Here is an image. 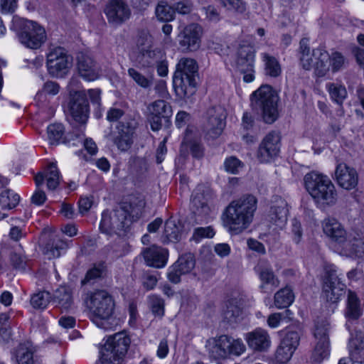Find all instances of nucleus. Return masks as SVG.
Instances as JSON below:
<instances>
[{
  "mask_svg": "<svg viewBox=\"0 0 364 364\" xmlns=\"http://www.w3.org/2000/svg\"><path fill=\"white\" fill-rule=\"evenodd\" d=\"M330 323L326 318H318L315 321L314 336L316 341H329Z\"/></svg>",
  "mask_w": 364,
  "mask_h": 364,
  "instance_id": "43",
  "label": "nucleus"
},
{
  "mask_svg": "<svg viewBox=\"0 0 364 364\" xmlns=\"http://www.w3.org/2000/svg\"><path fill=\"white\" fill-rule=\"evenodd\" d=\"M144 65L148 67H154L159 61L164 57L163 53L159 49L150 48L141 53Z\"/></svg>",
  "mask_w": 364,
  "mask_h": 364,
  "instance_id": "55",
  "label": "nucleus"
},
{
  "mask_svg": "<svg viewBox=\"0 0 364 364\" xmlns=\"http://www.w3.org/2000/svg\"><path fill=\"white\" fill-rule=\"evenodd\" d=\"M294 351L282 343L277 347L272 359L273 364H287L291 358Z\"/></svg>",
  "mask_w": 364,
  "mask_h": 364,
  "instance_id": "49",
  "label": "nucleus"
},
{
  "mask_svg": "<svg viewBox=\"0 0 364 364\" xmlns=\"http://www.w3.org/2000/svg\"><path fill=\"white\" fill-rule=\"evenodd\" d=\"M350 338L348 343L349 354L357 363H364V332L355 330L354 333L350 329Z\"/></svg>",
  "mask_w": 364,
  "mask_h": 364,
  "instance_id": "26",
  "label": "nucleus"
},
{
  "mask_svg": "<svg viewBox=\"0 0 364 364\" xmlns=\"http://www.w3.org/2000/svg\"><path fill=\"white\" fill-rule=\"evenodd\" d=\"M255 270L261 281L259 289L263 293L272 292L279 286L280 282L268 260L259 259Z\"/></svg>",
  "mask_w": 364,
  "mask_h": 364,
  "instance_id": "17",
  "label": "nucleus"
},
{
  "mask_svg": "<svg viewBox=\"0 0 364 364\" xmlns=\"http://www.w3.org/2000/svg\"><path fill=\"white\" fill-rule=\"evenodd\" d=\"M206 347L210 356L214 359H224L230 355H240L245 350V346L240 339H234L227 335L208 340Z\"/></svg>",
  "mask_w": 364,
  "mask_h": 364,
  "instance_id": "9",
  "label": "nucleus"
},
{
  "mask_svg": "<svg viewBox=\"0 0 364 364\" xmlns=\"http://www.w3.org/2000/svg\"><path fill=\"white\" fill-rule=\"evenodd\" d=\"M77 69L85 80L93 81L100 77V69L95 60L89 55L80 53L77 56Z\"/></svg>",
  "mask_w": 364,
  "mask_h": 364,
  "instance_id": "21",
  "label": "nucleus"
},
{
  "mask_svg": "<svg viewBox=\"0 0 364 364\" xmlns=\"http://www.w3.org/2000/svg\"><path fill=\"white\" fill-rule=\"evenodd\" d=\"M156 15L159 21L168 22L174 18L175 10L166 1H161L156 8Z\"/></svg>",
  "mask_w": 364,
  "mask_h": 364,
  "instance_id": "46",
  "label": "nucleus"
},
{
  "mask_svg": "<svg viewBox=\"0 0 364 364\" xmlns=\"http://www.w3.org/2000/svg\"><path fill=\"white\" fill-rule=\"evenodd\" d=\"M87 308L92 319H109L114 310V301L112 296L105 290H97L87 293L85 299Z\"/></svg>",
  "mask_w": 364,
  "mask_h": 364,
  "instance_id": "8",
  "label": "nucleus"
},
{
  "mask_svg": "<svg viewBox=\"0 0 364 364\" xmlns=\"http://www.w3.org/2000/svg\"><path fill=\"white\" fill-rule=\"evenodd\" d=\"M329 66H331L333 73L340 70L345 64V58L339 52H333L330 55Z\"/></svg>",
  "mask_w": 364,
  "mask_h": 364,
  "instance_id": "60",
  "label": "nucleus"
},
{
  "mask_svg": "<svg viewBox=\"0 0 364 364\" xmlns=\"http://www.w3.org/2000/svg\"><path fill=\"white\" fill-rule=\"evenodd\" d=\"M18 0H0V11L2 14H13L18 8Z\"/></svg>",
  "mask_w": 364,
  "mask_h": 364,
  "instance_id": "62",
  "label": "nucleus"
},
{
  "mask_svg": "<svg viewBox=\"0 0 364 364\" xmlns=\"http://www.w3.org/2000/svg\"><path fill=\"white\" fill-rule=\"evenodd\" d=\"M136 128L135 122H122L119 127L117 136L114 142L122 151L129 149L133 144V134Z\"/></svg>",
  "mask_w": 364,
  "mask_h": 364,
  "instance_id": "24",
  "label": "nucleus"
},
{
  "mask_svg": "<svg viewBox=\"0 0 364 364\" xmlns=\"http://www.w3.org/2000/svg\"><path fill=\"white\" fill-rule=\"evenodd\" d=\"M106 269L107 267L105 262L95 264L94 266L87 272L85 278L82 280V284L85 285L92 281L102 277L105 274Z\"/></svg>",
  "mask_w": 364,
  "mask_h": 364,
  "instance_id": "50",
  "label": "nucleus"
},
{
  "mask_svg": "<svg viewBox=\"0 0 364 364\" xmlns=\"http://www.w3.org/2000/svg\"><path fill=\"white\" fill-rule=\"evenodd\" d=\"M224 166L226 171L235 174L242 167V163L235 156H230L225 159Z\"/></svg>",
  "mask_w": 364,
  "mask_h": 364,
  "instance_id": "61",
  "label": "nucleus"
},
{
  "mask_svg": "<svg viewBox=\"0 0 364 364\" xmlns=\"http://www.w3.org/2000/svg\"><path fill=\"white\" fill-rule=\"evenodd\" d=\"M228 11L243 14L247 10V3L243 0H218Z\"/></svg>",
  "mask_w": 364,
  "mask_h": 364,
  "instance_id": "52",
  "label": "nucleus"
},
{
  "mask_svg": "<svg viewBox=\"0 0 364 364\" xmlns=\"http://www.w3.org/2000/svg\"><path fill=\"white\" fill-rule=\"evenodd\" d=\"M146 202L141 196H129L121 202L112 214L103 212L100 230L107 235L115 233L119 236L105 247L108 256L117 259L127 255L130 250L127 240L121 237L127 232L132 225L141 217Z\"/></svg>",
  "mask_w": 364,
  "mask_h": 364,
  "instance_id": "1",
  "label": "nucleus"
},
{
  "mask_svg": "<svg viewBox=\"0 0 364 364\" xmlns=\"http://www.w3.org/2000/svg\"><path fill=\"white\" fill-rule=\"evenodd\" d=\"M52 301L62 310L68 311L74 304L73 290L68 286H60L53 293Z\"/></svg>",
  "mask_w": 364,
  "mask_h": 364,
  "instance_id": "31",
  "label": "nucleus"
},
{
  "mask_svg": "<svg viewBox=\"0 0 364 364\" xmlns=\"http://www.w3.org/2000/svg\"><path fill=\"white\" fill-rule=\"evenodd\" d=\"M294 300V294L292 289L288 286L279 290L274 294V304L278 309L287 308Z\"/></svg>",
  "mask_w": 364,
  "mask_h": 364,
  "instance_id": "39",
  "label": "nucleus"
},
{
  "mask_svg": "<svg viewBox=\"0 0 364 364\" xmlns=\"http://www.w3.org/2000/svg\"><path fill=\"white\" fill-rule=\"evenodd\" d=\"M242 309L238 304L237 299H229L225 304V309L223 314L224 320L230 323H237L240 319Z\"/></svg>",
  "mask_w": 364,
  "mask_h": 364,
  "instance_id": "37",
  "label": "nucleus"
},
{
  "mask_svg": "<svg viewBox=\"0 0 364 364\" xmlns=\"http://www.w3.org/2000/svg\"><path fill=\"white\" fill-rule=\"evenodd\" d=\"M149 308L155 316L162 317L164 315V300L157 294H151L147 298Z\"/></svg>",
  "mask_w": 364,
  "mask_h": 364,
  "instance_id": "47",
  "label": "nucleus"
},
{
  "mask_svg": "<svg viewBox=\"0 0 364 364\" xmlns=\"http://www.w3.org/2000/svg\"><path fill=\"white\" fill-rule=\"evenodd\" d=\"M52 300L50 294L46 291H38L31 298V304L35 309H43Z\"/></svg>",
  "mask_w": 364,
  "mask_h": 364,
  "instance_id": "54",
  "label": "nucleus"
},
{
  "mask_svg": "<svg viewBox=\"0 0 364 364\" xmlns=\"http://www.w3.org/2000/svg\"><path fill=\"white\" fill-rule=\"evenodd\" d=\"M304 185L306 191L320 208H326L336 204L337 191L330 178L315 171L305 175Z\"/></svg>",
  "mask_w": 364,
  "mask_h": 364,
  "instance_id": "3",
  "label": "nucleus"
},
{
  "mask_svg": "<svg viewBox=\"0 0 364 364\" xmlns=\"http://www.w3.org/2000/svg\"><path fill=\"white\" fill-rule=\"evenodd\" d=\"M60 91V85L58 82L54 81H47L43 85L41 90H40L36 96L41 97L43 95H55Z\"/></svg>",
  "mask_w": 364,
  "mask_h": 364,
  "instance_id": "59",
  "label": "nucleus"
},
{
  "mask_svg": "<svg viewBox=\"0 0 364 364\" xmlns=\"http://www.w3.org/2000/svg\"><path fill=\"white\" fill-rule=\"evenodd\" d=\"M251 101L254 109L261 111L265 123L272 124L277 119L279 97L270 85H262L255 91L251 95Z\"/></svg>",
  "mask_w": 364,
  "mask_h": 364,
  "instance_id": "6",
  "label": "nucleus"
},
{
  "mask_svg": "<svg viewBox=\"0 0 364 364\" xmlns=\"http://www.w3.org/2000/svg\"><path fill=\"white\" fill-rule=\"evenodd\" d=\"M362 314L360 301L355 292L348 290L345 316L348 321L346 326L348 331L350 328V321H356Z\"/></svg>",
  "mask_w": 364,
  "mask_h": 364,
  "instance_id": "29",
  "label": "nucleus"
},
{
  "mask_svg": "<svg viewBox=\"0 0 364 364\" xmlns=\"http://www.w3.org/2000/svg\"><path fill=\"white\" fill-rule=\"evenodd\" d=\"M264 63V72L267 75L272 77H277L281 75L282 68L278 60L268 53L262 54Z\"/></svg>",
  "mask_w": 364,
  "mask_h": 364,
  "instance_id": "40",
  "label": "nucleus"
},
{
  "mask_svg": "<svg viewBox=\"0 0 364 364\" xmlns=\"http://www.w3.org/2000/svg\"><path fill=\"white\" fill-rule=\"evenodd\" d=\"M47 68L48 73L55 77H64L72 67L73 58L65 48L57 47L47 55Z\"/></svg>",
  "mask_w": 364,
  "mask_h": 364,
  "instance_id": "11",
  "label": "nucleus"
},
{
  "mask_svg": "<svg viewBox=\"0 0 364 364\" xmlns=\"http://www.w3.org/2000/svg\"><path fill=\"white\" fill-rule=\"evenodd\" d=\"M127 72L128 75L138 86L144 89H149L152 86L154 81V75L152 74L144 75L133 68H129Z\"/></svg>",
  "mask_w": 364,
  "mask_h": 364,
  "instance_id": "42",
  "label": "nucleus"
},
{
  "mask_svg": "<svg viewBox=\"0 0 364 364\" xmlns=\"http://www.w3.org/2000/svg\"><path fill=\"white\" fill-rule=\"evenodd\" d=\"M300 336L294 327H288L280 343L295 351L299 345Z\"/></svg>",
  "mask_w": 364,
  "mask_h": 364,
  "instance_id": "44",
  "label": "nucleus"
},
{
  "mask_svg": "<svg viewBox=\"0 0 364 364\" xmlns=\"http://www.w3.org/2000/svg\"><path fill=\"white\" fill-rule=\"evenodd\" d=\"M335 176L338 184L346 190L355 188L358 184L357 171L345 163H340L336 166Z\"/></svg>",
  "mask_w": 364,
  "mask_h": 364,
  "instance_id": "22",
  "label": "nucleus"
},
{
  "mask_svg": "<svg viewBox=\"0 0 364 364\" xmlns=\"http://www.w3.org/2000/svg\"><path fill=\"white\" fill-rule=\"evenodd\" d=\"M131 339L124 332H119L108 338L104 346L112 351L126 356Z\"/></svg>",
  "mask_w": 364,
  "mask_h": 364,
  "instance_id": "30",
  "label": "nucleus"
},
{
  "mask_svg": "<svg viewBox=\"0 0 364 364\" xmlns=\"http://www.w3.org/2000/svg\"><path fill=\"white\" fill-rule=\"evenodd\" d=\"M139 52L142 53L152 48V36L146 31H141L136 40Z\"/></svg>",
  "mask_w": 364,
  "mask_h": 364,
  "instance_id": "57",
  "label": "nucleus"
},
{
  "mask_svg": "<svg viewBox=\"0 0 364 364\" xmlns=\"http://www.w3.org/2000/svg\"><path fill=\"white\" fill-rule=\"evenodd\" d=\"M255 50L250 45H240L237 50L236 65L237 70L243 74L246 82H252L255 78Z\"/></svg>",
  "mask_w": 364,
  "mask_h": 364,
  "instance_id": "14",
  "label": "nucleus"
},
{
  "mask_svg": "<svg viewBox=\"0 0 364 364\" xmlns=\"http://www.w3.org/2000/svg\"><path fill=\"white\" fill-rule=\"evenodd\" d=\"M198 77L197 62L191 58H182L176 65L173 83L176 92L180 97H190L196 88Z\"/></svg>",
  "mask_w": 364,
  "mask_h": 364,
  "instance_id": "4",
  "label": "nucleus"
},
{
  "mask_svg": "<svg viewBox=\"0 0 364 364\" xmlns=\"http://www.w3.org/2000/svg\"><path fill=\"white\" fill-rule=\"evenodd\" d=\"M257 208V199L252 194L231 201L222 215L223 226L231 234L242 232L252 223Z\"/></svg>",
  "mask_w": 364,
  "mask_h": 364,
  "instance_id": "2",
  "label": "nucleus"
},
{
  "mask_svg": "<svg viewBox=\"0 0 364 364\" xmlns=\"http://www.w3.org/2000/svg\"><path fill=\"white\" fill-rule=\"evenodd\" d=\"M326 88L333 101L340 105V108L337 110L336 114L338 117H342L344 115V110L342 104L347 97V90L345 86L335 82H328Z\"/></svg>",
  "mask_w": 364,
  "mask_h": 364,
  "instance_id": "34",
  "label": "nucleus"
},
{
  "mask_svg": "<svg viewBox=\"0 0 364 364\" xmlns=\"http://www.w3.org/2000/svg\"><path fill=\"white\" fill-rule=\"evenodd\" d=\"M104 13L108 23L114 26H119L129 19L131 9L124 0H108Z\"/></svg>",
  "mask_w": 364,
  "mask_h": 364,
  "instance_id": "13",
  "label": "nucleus"
},
{
  "mask_svg": "<svg viewBox=\"0 0 364 364\" xmlns=\"http://www.w3.org/2000/svg\"><path fill=\"white\" fill-rule=\"evenodd\" d=\"M323 232L340 247L345 241L348 233L343 225L335 218H326L323 222Z\"/></svg>",
  "mask_w": 364,
  "mask_h": 364,
  "instance_id": "25",
  "label": "nucleus"
},
{
  "mask_svg": "<svg viewBox=\"0 0 364 364\" xmlns=\"http://www.w3.org/2000/svg\"><path fill=\"white\" fill-rule=\"evenodd\" d=\"M18 364H34L33 350L26 344H20L16 351Z\"/></svg>",
  "mask_w": 364,
  "mask_h": 364,
  "instance_id": "45",
  "label": "nucleus"
},
{
  "mask_svg": "<svg viewBox=\"0 0 364 364\" xmlns=\"http://www.w3.org/2000/svg\"><path fill=\"white\" fill-rule=\"evenodd\" d=\"M124 355L118 354L104 346L100 360L102 364H122L124 360Z\"/></svg>",
  "mask_w": 364,
  "mask_h": 364,
  "instance_id": "53",
  "label": "nucleus"
},
{
  "mask_svg": "<svg viewBox=\"0 0 364 364\" xmlns=\"http://www.w3.org/2000/svg\"><path fill=\"white\" fill-rule=\"evenodd\" d=\"M324 272L323 296L328 302L337 303L345 293L346 285L341 281L334 265H326Z\"/></svg>",
  "mask_w": 364,
  "mask_h": 364,
  "instance_id": "10",
  "label": "nucleus"
},
{
  "mask_svg": "<svg viewBox=\"0 0 364 364\" xmlns=\"http://www.w3.org/2000/svg\"><path fill=\"white\" fill-rule=\"evenodd\" d=\"M206 114L207 121L204 129L210 137L217 138L222 134L225 127V110L220 105L214 106L209 108Z\"/></svg>",
  "mask_w": 364,
  "mask_h": 364,
  "instance_id": "15",
  "label": "nucleus"
},
{
  "mask_svg": "<svg viewBox=\"0 0 364 364\" xmlns=\"http://www.w3.org/2000/svg\"><path fill=\"white\" fill-rule=\"evenodd\" d=\"M68 110L75 122L84 124L89 114V104L85 92H77L70 97Z\"/></svg>",
  "mask_w": 364,
  "mask_h": 364,
  "instance_id": "19",
  "label": "nucleus"
},
{
  "mask_svg": "<svg viewBox=\"0 0 364 364\" xmlns=\"http://www.w3.org/2000/svg\"><path fill=\"white\" fill-rule=\"evenodd\" d=\"M330 354V341H316L311 361L314 364H320Z\"/></svg>",
  "mask_w": 364,
  "mask_h": 364,
  "instance_id": "38",
  "label": "nucleus"
},
{
  "mask_svg": "<svg viewBox=\"0 0 364 364\" xmlns=\"http://www.w3.org/2000/svg\"><path fill=\"white\" fill-rule=\"evenodd\" d=\"M12 28L16 31L20 42L27 48L37 49L46 40L44 28L36 21L14 16Z\"/></svg>",
  "mask_w": 364,
  "mask_h": 364,
  "instance_id": "5",
  "label": "nucleus"
},
{
  "mask_svg": "<svg viewBox=\"0 0 364 364\" xmlns=\"http://www.w3.org/2000/svg\"><path fill=\"white\" fill-rule=\"evenodd\" d=\"M181 238V230L172 218L168 219L164 225V230L161 240L164 244L177 242Z\"/></svg>",
  "mask_w": 364,
  "mask_h": 364,
  "instance_id": "36",
  "label": "nucleus"
},
{
  "mask_svg": "<svg viewBox=\"0 0 364 364\" xmlns=\"http://www.w3.org/2000/svg\"><path fill=\"white\" fill-rule=\"evenodd\" d=\"M182 146L188 149L191 154L195 159H200L204 156V147L198 139L186 140L182 143Z\"/></svg>",
  "mask_w": 364,
  "mask_h": 364,
  "instance_id": "56",
  "label": "nucleus"
},
{
  "mask_svg": "<svg viewBox=\"0 0 364 364\" xmlns=\"http://www.w3.org/2000/svg\"><path fill=\"white\" fill-rule=\"evenodd\" d=\"M59 171L54 163H50L43 173H39L35 176V182L37 187L46 181L48 189L53 191L59 185Z\"/></svg>",
  "mask_w": 364,
  "mask_h": 364,
  "instance_id": "27",
  "label": "nucleus"
},
{
  "mask_svg": "<svg viewBox=\"0 0 364 364\" xmlns=\"http://www.w3.org/2000/svg\"><path fill=\"white\" fill-rule=\"evenodd\" d=\"M19 200V196L10 190L4 191L0 194V205L3 209L15 208Z\"/></svg>",
  "mask_w": 364,
  "mask_h": 364,
  "instance_id": "51",
  "label": "nucleus"
},
{
  "mask_svg": "<svg viewBox=\"0 0 364 364\" xmlns=\"http://www.w3.org/2000/svg\"><path fill=\"white\" fill-rule=\"evenodd\" d=\"M291 234H292V239L296 244H299L302 238L303 235V230L301 228V225L300 222L296 219L294 218L291 220Z\"/></svg>",
  "mask_w": 364,
  "mask_h": 364,
  "instance_id": "64",
  "label": "nucleus"
},
{
  "mask_svg": "<svg viewBox=\"0 0 364 364\" xmlns=\"http://www.w3.org/2000/svg\"><path fill=\"white\" fill-rule=\"evenodd\" d=\"M280 135L277 132H271L261 142L257 157L261 163L269 162L277 156L280 149Z\"/></svg>",
  "mask_w": 364,
  "mask_h": 364,
  "instance_id": "18",
  "label": "nucleus"
},
{
  "mask_svg": "<svg viewBox=\"0 0 364 364\" xmlns=\"http://www.w3.org/2000/svg\"><path fill=\"white\" fill-rule=\"evenodd\" d=\"M143 255L146 264L156 268L164 267L168 259V251L155 245L146 248Z\"/></svg>",
  "mask_w": 364,
  "mask_h": 364,
  "instance_id": "28",
  "label": "nucleus"
},
{
  "mask_svg": "<svg viewBox=\"0 0 364 364\" xmlns=\"http://www.w3.org/2000/svg\"><path fill=\"white\" fill-rule=\"evenodd\" d=\"M142 279H143V282H142L143 287L146 290L153 289L156 287L157 282H158V278H157L156 275L155 274H153V273L149 272L144 273Z\"/></svg>",
  "mask_w": 364,
  "mask_h": 364,
  "instance_id": "63",
  "label": "nucleus"
},
{
  "mask_svg": "<svg viewBox=\"0 0 364 364\" xmlns=\"http://www.w3.org/2000/svg\"><path fill=\"white\" fill-rule=\"evenodd\" d=\"M175 267H178V271L184 274L192 271L196 265L195 257L193 254L187 253L181 255L174 263Z\"/></svg>",
  "mask_w": 364,
  "mask_h": 364,
  "instance_id": "48",
  "label": "nucleus"
},
{
  "mask_svg": "<svg viewBox=\"0 0 364 364\" xmlns=\"http://www.w3.org/2000/svg\"><path fill=\"white\" fill-rule=\"evenodd\" d=\"M215 232L213 228L210 226L205 228H197L194 230L192 236V240L196 242H198L203 238H212L215 235Z\"/></svg>",
  "mask_w": 364,
  "mask_h": 364,
  "instance_id": "58",
  "label": "nucleus"
},
{
  "mask_svg": "<svg viewBox=\"0 0 364 364\" xmlns=\"http://www.w3.org/2000/svg\"><path fill=\"white\" fill-rule=\"evenodd\" d=\"M47 135L51 145H57L65 142V128L60 123H54L47 127Z\"/></svg>",
  "mask_w": 364,
  "mask_h": 364,
  "instance_id": "41",
  "label": "nucleus"
},
{
  "mask_svg": "<svg viewBox=\"0 0 364 364\" xmlns=\"http://www.w3.org/2000/svg\"><path fill=\"white\" fill-rule=\"evenodd\" d=\"M72 240H67L58 235L50 237L45 245L46 254L49 257H59L62 252H65L70 247Z\"/></svg>",
  "mask_w": 364,
  "mask_h": 364,
  "instance_id": "33",
  "label": "nucleus"
},
{
  "mask_svg": "<svg viewBox=\"0 0 364 364\" xmlns=\"http://www.w3.org/2000/svg\"><path fill=\"white\" fill-rule=\"evenodd\" d=\"M202 27L197 23L186 26L178 34V43L183 50L195 51L200 45Z\"/></svg>",
  "mask_w": 364,
  "mask_h": 364,
  "instance_id": "20",
  "label": "nucleus"
},
{
  "mask_svg": "<svg viewBox=\"0 0 364 364\" xmlns=\"http://www.w3.org/2000/svg\"><path fill=\"white\" fill-rule=\"evenodd\" d=\"M274 203V204L271 206L270 217L277 225L281 226L287 220V203L280 197H276Z\"/></svg>",
  "mask_w": 364,
  "mask_h": 364,
  "instance_id": "35",
  "label": "nucleus"
},
{
  "mask_svg": "<svg viewBox=\"0 0 364 364\" xmlns=\"http://www.w3.org/2000/svg\"><path fill=\"white\" fill-rule=\"evenodd\" d=\"M148 120L153 131H159L164 124H168L173 111L171 105L163 100H158L148 107Z\"/></svg>",
  "mask_w": 364,
  "mask_h": 364,
  "instance_id": "12",
  "label": "nucleus"
},
{
  "mask_svg": "<svg viewBox=\"0 0 364 364\" xmlns=\"http://www.w3.org/2000/svg\"><path fill=\"white\" fill-rule=\"evenodd\" d=\"M299 60L302 68L306 70L314 68L318 77H323L329 70L330 55L323 47H318L310 50L306 39H301L299 43Z\"/></svg>",
  "mask_w": 364,
  "mask_h": 364,
  "instance_id": "7",
  "label": "nucleus"
},
{
  "mask_svg": "<svg viewBox=\"0 0 364 364\" xmlns=\"http://www.w3.org/2000/svg\"><path fill=\"white\" fill-rule=\"evenodd\" d=\"M248 346L254 351H267L271 346V339L269 333L264 329L258 328L249 332L245 336Z\"/></svg>",
  "mask_w": 364,
  "mask_h": 364,
  "instance_id": "23",
  "label": "nucleus"
},
{
  "mask_svg": "<svg viewBox=\"0 0 364 364\" xmlns=\"http://www.w3.org/2000/svg\"><path fill=\"white\" fill-rule=\"evenodd\" d=\"M343 254L349 257H362L364 255V242L360 237L348 234L341 246Z\"/></svg>",
  "mask_w": 364,
  "mask_h": 364,
  "instance_id": "32",
  "label": "nucleus"
},
{
  "mask_svg": "<svg viewBox=\"0 0 364 364\" xmlns=\"http://www.w3.org/2000/svg\"><path fill=\"white\" fill-rule=\"evenodd\" d=\"M213 194L203 185H198L192 193L191 210L196 216L206 217L210 212V202Z\"/></svg>",
  "mask_w": 364,
  "mask_h": 364,
  "instance_id": "16",
  "label": "nucleus"
}]
</instances>
